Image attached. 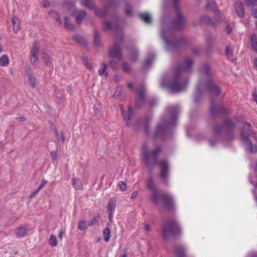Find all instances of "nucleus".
Wrapping results in <instances>:
<instances>
[{
  "mask_svg": "<svg viewBox=\"0 0 257 257\" xmlns=\"http://www.w3.org/2000/svg\"><path fill=\"white\" fill-rule=\"evenodd\" d=\"M176 9V18L169 26L164 20L162 21L161 37L164 41L165 48L168 51H175L187 43L186 39L180 37L177 38L175 30L182 29L185 23V18L178 9L179 0H172Z\"/></svg>",
  "mask_w": 257,
  "mask_h": 257,
  "instance_id": "obj_1",
  "label": "nucleus"
},
{
  "mask_svg": "<svg viewBox=\"0 0 257 257\" xmlns=\"http://www.w3.org/2000/svg\"><path fill=\"white\" fill-rule=\"evenodd\" d=\"M193 64L192 59L187 57L183 63L178 65L176 68L172 80L167 83H165L162 80L160 83L161 86L166 87L174 93L184 91L188 84V79L185 74L191 71Z\"/></svg>",
  "mask_w": 257,
  "mask_h": 257,
  "instance_id": "obj_2",
  "label": "nucleus"
},
{
  "mask_svg": "<svg viewBox=\"0 0 257 257\" xmlns=\"http://www.w3.org/2000/svg\"><path fill=\"white\" fill-rule=\"evenodd\" d=\"M210 67L207 64L203 65L201 70V75L203 80H200L204 84V88H206L207 91L211 95L210 113L212 116L216 117L220 114H228L229 110L225 108L221 104L215 105V101L213 96H218L221 93L219 87L215 84L210 75Z\"/></svg>",
  "mask_w": 257,
  "mask_h": 257,
  "instance_id": "obj_3",
  "label": "nucleus"
},
{
  "mask_svg": "<svg viewBox=\"0 0 257 257\" xmlns=\"http://www.w3.org/2000/svg\"><path fill=\"white\" fill-rule=\"evenodd\" d=\"M162 151V147L158 145L153 150H149L147 146L144 144L142 148V155L146 166L150 170L153 169L155 165H158L160 169V178L165 184L168 183L169 177V166L166 159L158 161L159 154Z\"/></svg>",
  "mask_w": 257,
  "mask_h": 257,
  "instance_id": "obj_4",
  "label": "nucleus"
},
{
  "mask_svg": "<svg viewBox=\"0 0 257 257\" xmlns=\"http://www.w3.org/2000/svg\"><path fill=\"white\" fill-rule=\"evenodd\" d=\"M168 113L163 116L161 122L158 124L154 137L160 136L165 138L169 136L171 128L177 125V116L179 113V108L177 106H170L167 108Z\"/></svg>",
  "mask_w": 257,
  "mask_h": 257,
  "instance_id": "obj_5",
  "label": "nucleus"
},
{
  "mask_svg": "<svg viewBox=\"0 0 257 257\" xmlns=\"http://www.w3.org/2000/svg\"><path fill=\"white\" fill-rule=\"evenodd\" d=\"M147 188L152 192L151 200L156 206H159L161 202L163 203L164 207L167 210H173L175 208L174 197L171 194L167 193L160 194L157 190L153 178L150 177L146 181Z\"/></svg>",
  "mask_w": 257,
  "mask_h": 257,
  "instance_id": "obj_6",
  "label": "nucleus"
},
{
  "mask_svg": "<svg viewBox=\"0 0 257 257\" xmlns=\"http://www.w3.org/2000/svg\"><path fill=\"white\" fill-rule=\"evenodd\" d=\"M241 140L246 144L245 150L249 153H255L257 152V147L253 145L250 140V138L252 137L256 139L254 132L251 128V125L249 123L245 122L243 124V127L240 131Z\"/></svg>",
  "mask_w": 257,
  "mask_h": 257,
  "instance_id": "obj_7",
  "label": "nucleus"
},
{
  "mask_svg": "<svg viewBox=\"0 0 257 257\" xmlns=\"http://www.w3.org/2000/svg\"><path fill=\"white\" fill-rule=\"evenodd\" d=\"M180 233V226L177 221L174 219L169 220L162 226V237L165 240H167L170 236L176 235Z\"/></svg>",
  "mask_w": 257,
  "mask_h": 257,
  "instance_id": "obj_8",
  "label": "nucleus"
},
{
  "mask_svg": "<svg viewBox=\"0 0 257 257\" xmlns=\"http://www.w3.org/2000/svg\"><path fill=\"white\" fill-rule=\"evenodd\" d=\"M115 37L116 41L114 45L109 48L108 55L111 59L115 58L117 59V61H120L121 59L122 54L119 47V43L122 41L123 38L122 31L118 30Z\"/></svg>",
  "mask_w": 257,
  "mask_h": 257,
  "instance_id": "obj_9",
  "label": "nucleus"
},
{
  "mask_svg": "<svg viewBox=\"0 0 257 257\" xmlns=\"http://www.w3.org/2000/svg\"><path fill=\"white\" fill-rule=\"evenodd\" d=\"M206 5L208 8L211 9L214 11L218 18L216 19H212L208 16H203L200 18L201 21L202 23L205 24L209 25L212 27H215L218 22L222 20V19L221 17L220 11L216 9L214 0H207Z\"/></svg>",
  "mask_w": 257,
  "mask_h": 257,
  "instance_id": "obj_10",
  "label": "nucleus"
},
{
  "mask_svg": "<svg viewBox=\"0 0 257 257\" xmlns=\"http://www.w3.org/2000/svg\"><path fill=\"white\" fill-rule=\"evenodd\" d=\"M136 93L137 95L140 97L138 98L135 103V106L137 107H140L143 105L145 103V97L146 96V89L144 86H142L141 88L138 89Z\"/></svg>",
  "mask_w": 257,
  "mask_h": 257,
  "instance_id": "obj_11",
  "label": "nucleus"
},
{
  "mask_svg": "<svg viewBox=\"0 0 257 257\" xmlns=\"http://www.w3.org/2000/svg\"><path fill=\"white\" fill-rule=\"evenodd\" d=\"M204 89V84L201 81L199 80L197 85L195 92L194 94L193 100L195 103H198L200 100L202 92Z\"/></svg>",
  "mask_w": 257,
  "mask_h": 257,
  "instance_id": "obj_12",
  "label": "nucleus"
},
{
  "mask_svg": "<svg viewBox=\"0 0 257 257\" xmlns=\"http://www.w3.org/2000/svg\"><path fill=\"white\" fill-rule=\"evenodd\" d=\"M121 111L122 112V116L123 117V119L126 121V125L127 127H129L130 126V120L131 118V117L134 115V110L133 108L130 107L128 109L127 112L126 113L124 110V108H123L122 105L121 104L119 105Z\"/></svg>",
  "mask_w": 257,
  "mask_h": 257,
  "instance_id": "obj_13",
  "label": "nucleus"
},
{
  "mask_svg": "<svg viewBox=\"0 0 257 257\" xmlns=\"http://www.w3.org/2000/svg\"><path fill=\"white\" fill-rule=\"evenodd\" d=\"M115 207V200L114 199L110 198L107 204V209L108 214V219L110 222H112L113 214L114 212Z\"/></svg>",
  "mask_w": 257,
  "mask_h": 257,
  "instance_id": "obj_14",
  "label": "nucleus"
},
{
  "mask_svg": "<svg viewBox=\"0 0 257 257\" xmlns=\"http://www.w3.org/2000/svg\"><path fill=\"white\" fill-rule=\"evenodd\" d=\"M39 50L36 45H34L30 51L31 61L33 65L38 64V54Z\"/></svg>",
  "mask_w": 257,
  "mask_h": 257,
  "instance_id": "obj_15",
  "label": "nucleus"
},
{
  "mask_svg": "<svg viewBox=\"0 0 257 257\" xmlns=\"http://www.w3.org/2000/svg\"><path fill=\"white\" fill-rule=\"evenodd\" d=\"M151 118L150 117H147L145 118L143 120H138L136 123L135 124V128L134 130L135 131H137L138 128V126L141 123H143L144 127V130L145 132V133L147 135H149V122L151 121Z\"/></svg>",
  "mask_w": 257,
  "mask_h": 257,
  "instance_id": "obj_16",
  "label": "nucleus"
},
{
  "mask_svg": "<svg viewBox=\"0 0 257 257\" xmlns=\"http://www.w3.org/2000/svg\"><path fill=\"white\" fill-rule=\"evenodd\" d=\"M185 247L180 244H176L174 247V254L176 257H185Z\"/></svg>",
  "mask_w": 257,
  "mask_h": 257,
  "instance_id": "obj_17",
  "label": "nucleus"
},
{
  "mask_svg": "<svg viewBox=\"0 0 257 257\" xmlns=\"http://www.w3.org/2000/svg\"><path fill=\"white\" fill-rule=\"evenodd\" d=\"M234 9L236 14L239 17L242 18L244 16V10L242 3L237 1L234 5Z\"/></svg>",
  "mask_w": 257,
  "mask_h": 257,
  "instance_id": "obj_18",
  "label": "nucleus"
},
{
  "mask_svg": "<svg viewBox=\"0 0 257 257\" xmlns=\"http://www.w3.org/2000/svg\"><path fill=\"white\" fill-rule=\"evenodd\" d=\"M73 15L75 16L77 23L80 24L83 19L86 17V13L84 11L79 10L73 13Z\"/></svg>",
  "mask_w": 257,
  "mask_h": 257,
  "instance_id": "obj_19",
  "label": "nucleus"
},
{
  "mask_svg": "<svg viewBox=\"0 0 257 257\" xmlns=\"http://www.w3.org/2000/svg\"><path fill=\"white\" fill-rule=\"evenodd\" d=\"M223 125L227 130H233L235 126V123L230 118H226L223 121Z\"/></svg>",
  "mask_w": 257,
  "mask_h": 257,
  "instance_id": "obj_20",
  "label": "nucleus"
},
{
  "mask_svg": "<svg viewBox=\"0 0 257 257\" xmlns=\"http://www.w3.org/2000/svg\"><path fill=\"white\" fill-rule=\"evenodd\" d=\"M156 55L154 53H151L150 56L147 57L146 60L144 63V67L148 68L152 64L154 60L155 59Z\"/></svg>",
  "mask_w": 257,
  "mask_h": 257,
  "instance_id": "obj_21",
  "label": "nucleus"
},
{
  "mask_svg": "<svg viewBox=\"0 0 257 257\" xmlns=\"http://www.w3.org/2000/svg\"><path fill=\"white\" fill-rule=\"evenodd\" d=\"M140 18L146 24H151L152 22V19L151 15L149 13H141L139 15Z\"/></svg>",
  "mask_w": 257,
  "mask_h": 257,
  "instance_id": "obj_22",
  "label": "nucleus"
},
{
  "mask_svg": "<svg viewBox=\"0 0 257 257\" xmlns=\"http://www.w3.org/2000/svg\"><path fill=\"white\" fill-rule=\"evenodd\" d=\"M27 231V228L24 226H21L16 229V234L19 238H22L25 236Z\"/></svg>",
  "mask_w": 257,
  "mask_h": 257,
  "instance_id": "obj_23",
  "label": "nucleus"
},
{
  "mask_svg": "<svg viewBox=\"0 0 257 257\" xmlns=\"http://www.w3.org/2000/svg\"><path fill=\"white\" fill-rule=\"evenodd\" d=\"M43 58L44 63L46 66H49L52 65L53 59L48 54L44 53L43 54Z\"/></svg>",
  "mask_w": 257,
  "mask_h": 257,
  "instance_id": "obj_24",
  "label": "nucleus"
},
{
  "mask_svg": "<svg viewBox=\"0 0 257 257\" xmlns=\"http://www.w3.org/2000/svg\"><path fill=\"white\" fill-rule=\"evenodd\" d=\"M250 39L252 48L257 53V36L255 34H252L250 37Z\"/></svg>",
  "mask_w": 257,
  "mask_h": 257,
  "instance_id": "obj_25",
  "label": "nucleus"
},
{
  "mask_svg": "<svg viewBox=\"0 0 257 257\" xmlns=\"http://www.w3.org/2000/svg\"><path fill=\"white\" fill-rule=\"evenodd\" d=\"M73 186L76 190H79L82 188V183L81 181L78 178H72Z\"/></svg>",
  "mask_w": 257,
  "mask_h": 257,
  "instance_id": "obj_26",
  "label": "nucleus"
},
{
  "mask_svg": "<svg viewBox=\"0 0 257 257\" xmlns=\"http://www.w3.org/2000/svg\"><path fill=\"white\" fill-rule=\"evenodd\" d=\"M107 8L106 7L103 10H100L97 8H95L94 12L95 14L101 18H104L107 15Z\"/></svg>",
  "mask_w": 257,
  "mask_h": 257,
  "instance_id": "obj_27",
  "label": "nucleus"
},
{
  "mask_svg": "<svg viewBox=\"0 0 257 257\" xmlns=\"http://www.w3.org/2000/svg\"><path fill=\"white\" fill-rule=\"evenodd\" d=\"M212 130L213 133L215 135L219 136L222 132V125L220 124L216 123L213 126Z\"/></svg>",
  "mask_w": 257,
  "mask_h": 257,
  "instance_id": "obj_28",
  "label": "nucleus"
},
{
  "mask_svg": "<svg viewBox=\"0 0 257 257\" xmlns=\"http://www.w3.org/2000/svg\"><path fill=\"white\" fill-rule=\"evenodd\" d=\"M9 59L7 55H3L0 57V66L3 67H6L9 64Z\"/></svg>",
  "mask_w": 257,
  "mask_h": 257,
  "instance_id": "obj_29",
  "label": "nucleus"
},
{
  "mask_svg": "<svg viewBox=\"0 0 257 257\" xmlns=\"http://www.w3.org/2000/svg\"><path fill=\"white\" fill-rule=\"evenodd\" d=\"M107 225V227L106 228H105L103 231V236L104 240L106 242H108L109 241L110 237V230L109 227H108V224Z\"/></svg>",
  "mask_w": 257,
  "mask_h": 257,
  "instance_id": "obj_30",
  "label": "nucleus"
},
{
  "mask_svg": "<svg viewBox=\"0 0 257 257\" xmlns=\"http://www.w3.org/2000/svg\"><path fill=\"white\" fill-rule=\"evenodd\" d=\"M12 21L13 23L14 31L16 32L19 31L20 30V26L18 19L16 17H14L12 18Z\"/></svg>",
  "mask_w": 257,
  "mask_h": 257,
  "instance_id": "obj_31",
  "label": "nucleus"
},
{
  "mask_svg": "<svg viewBox=\"0 0 257 257\" xmlns=\"http://www.w3.org/2000/svg\"><path fill=\"white\" fill-rule=\"evenodd\" d=\"M64 20L65 26L68 30L72 31L74 29V25L70 23L68 17H65Z\"/></svg>",
  "mask_w": 257,
  "mask_h": 257,
  "instance_id": "obj_32",
  "label": "nucleus"
},
{
  "mask_svg": "<svg viewBox=\"0 0 257 257\" xmlns=\"http://www.w3.org/2000/svg\"><path fill=\"white\" fill-rule=\"evenodd\" d=\"M48 243L52 247L56 246L58 243L56 236L53 234H51L48 240Z\"/></svg>",
  "mask_w": 257,
  "mask_h": 257,
  "instance_id": "obj_33",
  "label": "nucleus"
},
{
  "mask_svg": "<svg viewBox=\"0 0 257 257\" xmlns=\"http://www.w3.org/2000/svg\"><path fill=\"white\" fill-rule=\"evenodd\" d=\"M81 4V5L90 9L94 8V3L91 0H84Z\"/></svg>",
  "mask_w": 257,
  "mask_h": 257,
  "instance_id": "obj_34",
  "label": "nucleus"
},
{
  "mask_svg": "<svg viewBox=\"0 0 257 257\" xmlns=\"http://www.w3.org/2000/svg\"><path fill=\"white\" fill-rule=\"evenodd\" d=\"M55 135L58 142L61 141L62 143L64 142L65 137L64 133L62 131H61V132L59 133L57 130H55Z\"/></svg>",
  "mask_w": 257,
  "mask_h": 257,
  "instance_id": "obj_35",
  "label": "nucleus"
},
{
  "mask_svg": "<svg viewBox=\"0 0 257 257\" xmlns=\"http://www.w3.org/2000/svg\"><path fill=\"white\" fill-rule=\"evenodd\" d=\"M107 66L103 62L101 65V67L98 70V73L100 76H103L105 75V76H107V73L106 72Z\"/></svg>",
  "mask_w": 257,
  "mask_h": 257,
  "instance_id": "obj_36",
  "label": "nucleus"
},
{
  "mask_svg": "<svg viewBox=\"0 0 257 257\" xmlns=\"http://www.w3.org/2000/svg\"><path fill=\"white\" fill-rule=\"evenodd\" d=\"M124 10L125 14L127 16L131 17L133 15V8L130 5L128 4H126Z\"/></svg>",
  "mask_w": 257,
  "mask_h": 257,
  "instance_id": "obj_37",
  "label": "nucleus"
},
{
  "mask_svg": "<svg viewBox=\"0 0 257 257\" xmlns=\"http://www.w3.org/2000/svg\"><path fill=\"white\" fill-rule=\"evenodd\" d=\"M139 51L137 49H134L131 51V58L133 61H136L138 60Z\"/></svg>",
  "mask_w": 257,
  "mask_h": 257,
  "instance_id": "obj_38",
  "label": "nucleus"
},
{
  "mask_svg": "<svg viewBox=\"0 0 257 257\" xmlns=\"http://www.w3.org/2000/svg\"><path fill=\"white\" fill-rule=\"evenodd\" d=\"M94 43L96 46H99L100 45V39L99 35L97 31L94 32Z\"/></svg>",
  "mask_w": 257,
  "mask_h": 257,
  "instance_id": "obj_39",
  "label": "nucleus"
},
{
  "mask_svg": "<svg viewBox=\"0 0 257 257\" xmlns=\"http://www.w3.org/2000/svg\"><path fill=\"white\" fill-rule=\"evenodd\" d=\"M225 137L227 140H233L234 138V134L233 130H227L225 135Z\"/></svg>",
  "mask_w": 257,
  "mask_h": 257,
  "instance_id": "obj_40",
  "label": "nucleus"
},
{
  "mask_svg": "<svg viewBox=\"0 0 257 257\" xmlns=\"http://www.w3.org/2000/svg\"><path fill=\"white\" fill-rule=\"evenodd\" d=\"M74 41L78 43H79L81 45H85L86 44V42L85 40L82 37L80 36H76L73 38Z\"/></svg>",
  "mask_w": 257,
  "mask_h": 257,
  "instance_id": "obj_41",
  "label": "nucleus"
},
{
  "mask_svg": "<svg viewBox=\"0 0 257 257\" xmlns=\"http://www.w3.org/2000/svg\"><path fill=\"white\" fill-rule=\"evenodd\" d=\"M225 54L226 55L228 59H232L233 51L232 49L229 46H227L226 48Z\"/></svg>",
  "mask_w": 257,
  "mask_h": 257,
  "instance_id": "obj_42",
  "label": "nucleus"
},
{
  "mask_svg": "<svg viewBox=\"0 0 257 257\" xmlns=\"http://www.w3.org/2000/svg\"><path fill=\"white\" fill-rule=\"evenodd\" d=\"M99 218V215L93 217L89 223V226H94L96 225L98 222Z\"/></svg>",
  "mask_w": 257,
  "mask_h": 257,
  "instance_id": "obj_43",
  "label": "nucleus"
},
{
  "mask_svg": "<svg viewBox=\"0 0 257 257\" xmlns=\"http://www.w3.org/2000/svg\"><path fill=\"white\" fill-rule=\"evenodd\" d=\"M214 39L215 37L211 34H208L206 36L205 41L209 45H211L213 43Z\"/></svg>",
  "mask_w": 257,
  "mask_h": 257,
  "instance_id": "obj_44",
  "label": "nucleus"
},
{
  "mask_svg": "<svg viewBox=\"0 0 257 257\" xmlns=\"http://www.w3.org/2000/svg\"><path fill=\"white\" fill-rule=\"evenodd\" d=\"M78 229L81 231L86 230V221L85 220H81L78 222Z\"/></svg>",
  "mask_w": 257,
  "mask_h": 257,
  "instance_id": "obj_45",
  "label": "nucleus"
},
{
  "mask_svg": "<svg viewBox=\"0 0 257 257\" xmlns=\"http://www.w3.org/2000/svg\"><path fill=\"white\" fill-rule=\"evenodd\" d=\"M82 59L83 60L84 64L85 67L89 69H92V66L91 64L89 62L88 58L85 56L82 57Z\"/></svg>",
  "mask_w": 257,
  "mask_h": 257,
  "instance_id": "obj_46",
  "label": "nucleus"
},
{
  "mask_svg": "<svg viewBox=\"0 0 257 257\" xmlns=\"http://www.w3.org/2000/svg\"><path fill=\"white\" fill-rule=\"evenodd\" d=\"M112 27L111 23L108 21H105L104 22L103 26L102 27V29L104 31H108Z\"/></svg>",
  "mask_w": 257,
  "mask_h": 257,
  "instance_id": "obj_47",
  "label": "nucleus"
},
{
  "mask_svg": "<svg viewBox=\"0 0 257 257\" xmlns=\"http://www.w3.org/2000/svg\"><path fill=\"white\" fill-rule=\"evenodd\" d=\"M119 61H117V59L116 60H113V59H112L109 62V65L111 67V68L114 70H115L118 67V62Z\"/></svg>",
  "mask_w": 257,
  "mask_h": 257,
  "instance_id": "obj_48",
  "label": "nucleus"
},
{
  "mask_svg": "<svg viewBox=\"0 0 257 257\" xmlns=\"http://www.w3.org/2000/svg\"><path fill=\"white\" fill-rule=\"evenodd\" d=\"M50 14L54 16L57 22H59V23H61L60 20V17L57 12L55 11H51L50 12Z\"/></svg>",
  "mask_w": 257,
  "mask_h": 257,
  "instance_id": "obj_49",
  "label": "nucleus"
},
{
  "mask_svg": "<svg viewBox=\"0 0 257 257\" xmlns=\"http://www.w3.org/2000/svg\"><path fill=\"white\" fill-rule=\"evenodd\" d=\"M118 6V4L115 2V0H110L108 2V5L105 7L107 8V9L109 7H117Z\"/></svg>",
  "mask_w": 257,
  "mask_h": 257,
  "instance_id": "obj_50",
  "label": "nucleus"
},
{
  "mask_svg": "<svg viewBox=\"0 0 257 257\" xmlns=\"http://www.w3.org/2000/svg\"><path fill=\"white\" fill-rule=\"evenodd\" d=\"M29 81L30 83L31 86L33 88H35L36 86V84H35L36 80H35V78L30 75L29 76Z\"/></svg>",
  "mask_w": 257,
  "mask_h": 257,
  "instance_id": "obj_51",
  "label": "nucleus"
},
{
  "mask_svg": "<svg viewBox=\"0 0 257 257\" xmlns=\"http://www.w3.org/2000/svg\"><path fill=\"white\" fill-rule=\"evenodd\" d=\"M118 186L121 191H124L126 189V185L123 181H119L118 184Z\"/></svg>",
  "mask_w": 257,
  "mask_h": 257,
  "instance_id": "obj_52",
  "label": "nucleus"
},
{
  "mask_svg": "<svg viewBox=\"0 0 257 257\" xmlns=\"http://www.w3.org/2000/svg\"><path fill=\"white\" fill-rule=\"evenodd\" d=\"M123 70L125 72H128L130 71V67L126 63H123L122 65Z\"/></svg>",
  "mask_w": 257,
  "mask_h": 257,
  "instance_id": "obj_53",
  "label": "nucleus"
},
{
  "mask_svg": "<svg viewBox=\"0 0 257 257\" xmlns=\"http://www.w3.org/2000/svg\"><path fill=\"white\" fill-rule=\"evenodd\" d=\"M245 1L246 3L247 6H249V7H251V6L254 5L257 2V0H245Z\"/></svg>",
  "mask_w": 257,
  "mask_h": 257,
  "instance_id": "obj_54",
  "label": "nucleus"
},
{
  "mask_svg": "<svg viewBox=\"0 0 257 257\" xmlns=\"http://www.w3.org/2000/svg\"><path fill=\"white\" fill-rule=\"evenodd\" d=\"M47 183V181L45 179H43L41 183L39 185L38 189V190H40L42 188H43L44 185Z\"/></svg>",
  "mask_w": 257,
  "mask_h": 257,
  "instance_id": "obj_55",
  "label": "nucleus"
},
{
  "mask_svg": "<svg viewBox=\"0 0 257 257\" xmlns=\"http://www.w3.org/2000/svg\"><path fill=\"white\" fill-rule=\"evenodd\" d=\"M50 154L53 160H55L57 158V152L56 151H52L50 152Z\"/></svg>",
  "mask_w": 257,
  "mask_h": 257,
  "instance_id": "obj_56",
  "label": "nucleus"
},
{
  "mask_svg": "<svg viewBox=\"0 0 257 257\" xmlns=\"http://www.w3.org/2000/svg\"><path fill=\"white\" fill-rule=\"evenodd\" d=\"M65 233V230L64 229H62L60 230L59 234V238L60 239H62L63 238V235Z\"/></svg>",
  "mask_w": 257,
  "mask_h": 257,
  "instance_id": "obj_57",
  "label": "nucleus"
},
{
  "mask_svg": "<svg viewBox=\"0 0 257 257\" xmlns=\"http://www.w3.org/2000/svg\"><path fill=\"white\" fill-rule=\"evenodd\" d=\"M209 142V144L211 147H214L216 143H217V141L216 139H215V140L210 139Z\"/></svg>",
  "mask_w": 257,
  "mask_h": 257,
  "instance_id": "obj_58",
  "label": "nucleus"
},
{
  "mask_svg": "<svg viewBox=\"0 0 257 257\" xmlns=\"http://www.w3.org/2000/svg\"><path fill=\"white\" fill-rule=\"evenodd\" d=\"M39 191L40 190H38V189H37L29 195V197L31 198H33L38 194Z\"/></svg>",
  "mask_w": 257,
  "mask_h": 257,
  "instance_id": "obj_59",
  "label": "nucleus"
},
{
  "mask_svg": "<svg viewBox=\"0 0 257 257\" xmlns=\"http://www.w3.org/2000/svg\"><path fill=\"white\" fill-rule=\"evenodd\" d=\"M251 13L255 18H257V9H252Z\"/></svg>",
  "mask_w": 257,
  "mask_h": 257,
  "instance_id": "obj_60",
  "label": "nucleus"
},
{
  "mask_svg": "<svg viewBox=\"0 0 257 257\" xmlns=\"http://www.w3.org/2000/svg\"><path fill=\"white\" fill-rule=\"evenodd\" d=\"M226 31L228 34H230L232 32V28L229 25H227L226 27Z\"/></svg>",
  "mask_w": 257,
  "mask_h": 257,
  "instance_id": "obj_61",
  "label": "nucleus"
},
{
  "mask_svg": "<svg viewBox=\"0 0 257 257\" xmlns=\"http://www.w3.org/2000/svg\"><path fill=\"white\" fill-rule=\"evenodd\" d=\"M137 195H138L137 191H135L133 192L131 194V198L133 199L135 198L137 196Z\"/></svg>",
  "mask_w": 257,
  "mask_h": 257,
  "instance_id": "obj_62",
  "label": "nucleus"
},
{
  "mask_svg": "<svg viewBox=\"0 0 257 257\" xmlns=\"http://www.w3.org/2000/svg\"><path fill=\"white\" fill-rule=\"evenodd\" d=\"M145 224V228L146 231L147 232H149V231H150L151 227H150V225L147 223H146Z\"/></svg>",
  "mask_w": 257,
  "mask_h": 257,
  "instance_id": "obj_63",
  "label": "nucleus"
},
{
  "mask_svg": "<svg viewBox=\"0 0 257 257\" xmlns=\"http://www.w3.org/2000/svg\"><path fill=\"white\" fill-rule=\"evenodd\" d=\"M200 49L198 48H194L193 50V53L194 54H199L200 53Z\"/></svg>",
  "mask_w": 257,
  "mask_h": 257,
  "instance_id": "obj_64",
  "label": "nucleus"
}]
</instances>
